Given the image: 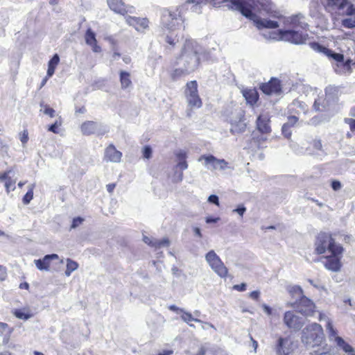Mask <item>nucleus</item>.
Returning <instances> with one entry per match:
<instances>
[{
  "label": "nucleus",
  "instance_id": "obj_1",
  "mask_svg": "<svg viewBox=\"0 0 355 355\" xmlns=\"http://www.w3.org/2000/svg\"><path fill=\"white\" fill-rule=\"evenodd\" d=\"M336 233L320 232L315 237L314 243L315 253L318 255L324 254L326 252L329 255L324 256L322 263L324 267L331 272H339L343 267L342 259L345 249L336 241Z\"/></svg>",
  "mask_w": 355,
  "mask_h": 355
},
{
  "label": "nucleus",
  "instance_id": "obj_2",
  "mask_svg": "<svg viewBox=\"0 0 355 355\" xmlns=\"http://www.w3.org/2000/svg\"><path fill=\"white\" fill-rule=\"evenodd\" d=\"M302 15H295L290 17L288 30H279V35L282 40L295 44H302L309 39V24L303 21Z\"/></svg>",
  "mask_w": 355,
  "mask_h": 355
},
{
  "label": "nucleus",
  "instance_id": "obj_3",
  "mask_svg": "<svg viewBox=\"0 0 355 355\" xmlns=\"http://www.w3.org/2000/svg\"><path fill=\"white\" fill-rule=\"evenodd\" d=\"M309 46L315 52L321 53L325 55L329 59H333L338 62L336 72L338 73H350L352 71V60H345L344 55L339 53H335L332 50L321 45L318 42H311L309 44Z\"/></svg>",
  "mask_w": 355,
  "mask_h": 355
},
{
  "label": "nucleus",
  "instance_id": "obj_4",
  "mask_svg": "<svg viewBox=\"0 0 355 355\" xmlns=\"http://www.w3.org/2000/svg\"><path fill=\"white\" fill-rule=\"evenodd\" d=\"M324 10L331 15L352 16L355 15V6L349 0H324Z\"/></svg>",
  "mask_w": 355,
  "mask_h": 355
},
{
  "label": "nucleus",
  "instance_id": "obj_5",
  "mask_svg": "<svg viewBox=\"0 0 355 355\" xmlns=\"http://www.w3.org/2000/svg\"><path fill=\"white\" fill-rule=\"evenodd\" d=\"M323 329L318 323L307 325L302 331V340L306 343H315L318 344L323 338Z\"/></svg>",
  "mask_w": 355,
  "mask_h": 355
},
{
  "label": "nucleus",
  "instance_id": "obj_6",
  "mask_svg": "<svg viewBox=\"0 0 355 355\" xmlns=\"http://www.w3.org/2000/svg\"><path fill=\"white\" fill-rule=\"evenodd\" d=\"M205 258L209 266L218 276L222 278H226L227 277V268L214 250H210L207 252Z\"/></svg>",
  "mask_w": 355,
  "mask_h": 355
},
{
  "label": "nucleus",
  "instance_id": "obj_7",
  "mask_svg": "<svg viewBox=\"0 0 355 355\" xmlns=\"http://www.w3.org/2000/svg\"><path fill=\"white\" fill-rule=\"evenodd\" d=\"M182 21L181 17L175 13L166 10L163 12L161 18L162 28L164 31H174L179 28Z\"/></svg>",
  "mask_w": 355,
  "mask_h": 355
},
{
  "label": "nucleus",
  "instance_id": "obj_8",
  "mask_svg": "<svg viewBox=\"0 0 355 355\" xmlns=\"http://www.w3.org/2000/svg\"><path fill=\"white\" fill-rule=\"evenodd\" d=\"M232 10L239 11L243 16L250 19L256 17L252 12L253 6L245 0H225Z\"/></svg>",
  "mask_w": 355,
  "mask_h": 355
},
{
  "label": "nucleus",
  "instance_id": "obj_9",
  "mask_svg": "<svg viewBox=\"0 0 355 355\" xmlns=\"http://www.w3.org/2000/svg\"><path fill=\"white\" fill-rule=\"evenodd\" d=\"M259 88L266 95L280 94L282 92V81L272 77L268 82L260 84Z\"/></svg>",
  "mask_w": 355,
  "mask_h": 355
},
{
  "label": "nucleus",
  "instance_id": "obj_10",
  "mask_svg": "<svg viewBox=\"0 0 355 355\" xmlns=\"http://www.w3.org/2000/svg\"><path fill=\"white\" fill-rule=\"evenodd\" d=\"M204 160L205 165L207 168L217 170H225L228 166V162L224 159H217L212 155H203L199 158V161Z\"/></svg>",
  "mask_w": 355,
  "mask_h": 355
},
{
  "label": "nucleus",
  "instance_id": "obj_11",
  "mask_svg": "<svg viewBox=\"0 0 355 355\" xmlns=\"http://www.w3.org/2000/svg\"><path fill=\"white\" fill-rule=\"evenodd\" d=\"M297 308L302 314L311 315L315 312V306L312 300L302 295L298 300Z\"/></svg>",
  "mask_w": 355,
  "mask_h": 355
},
{
  "label": "nucleus",
  "instance_id": "obj_12",
  "mask_svg": "<svg viewBox=\"0 0 355 355\" xmlns=\"http://www.w3.org/2000/svg\"><path fill=\"white\" fill-rule=\"evenodd\" d=\"M107 3L112 10L121 15L132 13L134 10L132 6H126L122 0H107Z\"/></svg>",
  "mask_w": 355,
  "mask_h": 355
},
{
  "label": "nucleus",
  "instance_id": "obj_13",
  "mask_svg": "<svg viewBox=\"0 0 355 355\" xmlns=\"http://www.w3.org/2000/svg\"><path fill=\"white\" fill-rule=\"evenodd\" d=\"M293 342L290 338L279 337L275 346V350L278 355H288L293 351Z\"/></svg>",
  "mask_w": 355,
  "mask_h": 355
},
{
  "label": "nucleus",
  "instance_id": "obj_14",
  "mask_svg": "<svg viewBox=\"0 0 355 355\" xmlns=\"http://www.w3.org/2000/svg\"><path fill=\"white\" fill-rule=\"evenodd\" d=\"M122 153L118 150L114 144H109L105 149L104 160L106 162L119 163L121 162Z\"/></svg>",
  "mask_w": 355,
  "mask_h": 355
},
{
  "label": "nucleus",
  "instance_id": "obj_15",
  "mask_svg": "<svg viewBox=\"0 0 355 355\" xmlns=\"http://www.w3.org/2000/svg\"><path fill=\"white\" fill-rule=\"evenodd\" d=\"M284 322L288 328L296 330L300 329L303 325L300 318L291 311L285 312Z\"/></svg>",
  "mask_w": 355,
  "mask_h": 355
},
{
  "label": "nucleus",
  "instance_id": "obj_16",
  "mask_svg": "<svg viewBox=\"0 0 355 355\" xmlns=\"http://www.w3.org/2000/svg\"><path fill=\"white\" fill-rule=\"evenodd\" d=\"M270 123L268 114H260L257 119V128L263 134H269L272 131Z\"/></svg>",
  "mask_w": 355,
  "mask_h": 355
},
{
  "label": "nucleus",
  "instance_id": "obj_17",
  "mask_svg": "<svg viewBox=\"0 0 355 355\" xmlns=\"http://www.w3.org/2000/svg\"><path fill=\"white\" fill-rule=\"evenodd\" d=\"M242 94L248 104L254 106L259 100V94L256 88H246L242 90Z\"/></svg>",
  "mask_w": 355,
  "mask_h": 355
},
{
  "label": "nucleus",
  "instance_id": "obj_18",
  "mask_svg": "<svg viewBox=\"0 0 355 355\" xmlns=\"http://www.w3.org/2000/svg\"><path fill=\"white\" fill-rule=\"evenodd\" d=\"M126 21L129 25L139 31H143L148 27L149 21L146 18L128 17Z\"/></svg>",
  "mask_w": 355,
  "mask_h": 355
},
{
  "label": "nucleus",
  "instance_id": "obj_19",
  "mask_svg": "<svg viewBox=\"0 0 355 355\" xmlns=\"http://www.w3.org/2000/svg\"><path fill=\"white\" fill-rule=\"evenodd\" d=\"M85 39L86 43L92 47L94 52L100 53L101 51V47L97 44L95 33L90 28L87 30Z\"/></svg>",
  "mask_w": 355,
  "mask_h": 355
},
{
  "label": "nucleus",
  "instance_id": "obj_20",
  "mask_svg": "<svg viewBox=\"0 0 355 355\" xmlns=\"http://www.w3.org/2000/svg\"><path fill=\"white\" fill-rule=\"evenodd\" d=\"M256 24V26L259 29L263 28H277L279 27V24L276 21L270 19H262L257 18L256 19H252Z\"/></svg>",
  "mask_w": 355,
  "mask_h": 355
},
{
  "label": "nucleus",
  "instance_id": "obj_21",
  "mask_svg": "<svg viewBox=\"0 0 355 355\" xmlns=\"http://www.w3.org/2000/svg\"><path fill=\"white\" fill-rule=\"evenodd\" d=\"M144 242L150 247L155 248H160L163 246H168L170 241L168 239H163L162 240L152 239L147 236L143 237Z\"/></svg>",
  "mask_w": 355,
  "mask_h": 355
},
{
  "label": "nucleus",
  "instance_id": "obj_22",
  "mask_svg": "<svg viewBox=\"0 0 355 355\" xmlns=\"http://www.w3.org/2000/svg\"><path fill=\"white\" fill-rule=\"evenodd\" d=\"M97 128V124L92 121L83 122L80 125V130L84 135H91L94 134Z\"/></svg>",
  "mask_w": 355,
  "mask_h": 355
},
{
  "label": "nucleus",
  "instance_id": "obj_23",
  "mask_svg": "<svg viewBox=\"0 0 355 355\" xmlns=\"http://www.w3.org/2000/svg\"><path fill=\"white\" fill-rule=\"evenodd\" d=\"M130 76V73L128 71H121L119 72V80L123 89H125L132 85Z\"/></svg>",
  "mask_w": 355,
  "mask_h": 355
},
{
  "label": "nucleus",
  "instance_id": "obj_24",
  "mask_svg": "<svg viewBox=\"0 0 355 355\" xmlns=\"http://www.w3.org/2000/svg\"><path fill=\"white\" fill-rule=\"evenodd\" d=\"M187 99L188 104L191 107L200 108L202 105V101L198 94H187Z\"/></svg>",
  "mask_w": 355,
  "mask_h": 355
},
{
  "label": "nucleus",
  "instance_id": "obj_25",
  "mask_svg": "<svg viewBox=\"0 0 355 355\" xmlns=\"http://www.w3.org/2000/svg\"><path fill=\"white\" fill-rule=\"evenodd\" d=\"M60 62V57L55 54L48 63L47 76L51 77L55 72V70Z\"/></svg>",
  "mask_w": 355,
  "mask_h": 355
},
{
  "label": "nucleus",
  "instance_id": "obj_26",
  "mask_svg": "<svg viewBox=\"0 0 355 355\" xmlns=\"http://www.w3.org/2000/svg\"><path fill=\"white\" fill-rule=\"evenodd\" d=\"M63 119L60 115L56 116L55 121L49 125L48 130L55 134H58L60 132V128L62 125Z\"/></svg>",
  "mask_w": 355,
  "mask_h": 355
},
{
  "label": "nucleus",
  "instance_id": "obj_27",
  "mask_svg": "<svg viewBox=\"0 0 355 355\" xmlns=\"http://www.w3.org/2000/svg\"><path fill=\"white\" fill-rule=\"evenodd\" d=\"M326 101V99L323 97H318L316 98L313 103L314 110L318 112L324 111L327 107Z\"/></svg>",
  "mask_w": 355,
  "mask_h": 355
},
{
  "label": "nucleus",
  "instance_id": "obj_28",
  "mask_svg": "<svg viewBox=\"0 0 355 355\" xmlns=\"http://www.w3.org/2000/svg\"><path fill=\"white\" fill-rule=\"evenodd\" d=\"M198 83L196 80H191L186 84L185 94H198Z\"/></svg>",
  "mask_w": 355,
  "mask_h": 355
},
{
  "label": "nucleus",
  "instance_id": "obj_29",
  "mask_svg": "<svg viewBox=\"0 0 355 355\" xmlns=\"http://www.w3.org/2000/svg\"><path fill=\"white\" fill-rule=\"evenodd\" d=\"M349 114L351 116L355 117V105L350 109ZM344 122L349 127L351 132L355 131V119L352 118H345Z\"/></svg>",
  "mask_w": 355,
  "mask_h": 355
},
{
  "label": "nucleus",
  "instance_id": "obj_30",
  "mask_svg": "<svg viewBox=\"0 0 355 355\" xmlns=\"http://www.w3.org/2000/svg\"><path fill=\"white\" fill-rule=\"evenodd\" d=\"M187 73L188 71L186 69L178 68L171 71L170 77L172 80L175 81Z\"/></svg>",
  "mask_w": 355,
  "mask_h": 355
},
{
  "label": "nucleus",
  "instance_id": "obj_31",
  "mask_svg": "<svg viewBox=\"0 0 355 355\" xmlns=\"http://www.w3.org/2000/svg\"><path fill=\"white\" fill-rule=\"evenodd\" d=\"M78 267V263L70 259H67V268L65 270V275L69 276L71 272L76 270Z\"/></svg>",
  "mask_w": 355,
  "mask_h": 355
},
{
  "label": "nucleus",
  "instance_id": "obj_32",
  "mask_svg": "<svg viewBox=\"0 0 355 355\" xmlns=\"http://www.w3.org/2000/svg\"><path fill=\"white\" fill-rule=\"evenodd\" d=\"M52 260H55L56 263H62V261L60 260L57 254H51V255H46V270H49L51 269H54L51 266V261Z\"/></svg>",
  "mask_w": 355,
  "mask_h": 355
},
{
  "label": "nucleus",
  "instance_id": "obj_33",
  "mask_svg": "<svg viewBox=\"0 0 355 355\" xmlns=\"http://www.w3.org/2000/svg\"><path fill=\"white\" fill-rule=\"evenodd\" d=\"M14 315L19 319L28 320L31 317V314L26 309H15Z\"/></svg>",
  "mask_w": 355,
  "mask_h": 355
},
{
  "label": "nucleus",
  "instance_id": "obj_34",
  "mask_svg": "<svg viewBox=\"0 0 355 355\" xmlns=\"http://www.w3.org/2000/svg\"><path fill=\"white\" fill-rule=\"evenodd\" d=\"M306 107V105L303 102L299 101H294L291 105L290 111L291 114L294 113L298 114V112H297V110L298 108H301L302 110H305Z\"/></svg>",
  "mask_w": 355,
  "mask_h": 355
},
{
  "label": "nucleus",
  "instance_id": "obj_35",
  "mask_svg": "<svg viewBox=\"0 0 355 355\" xmlns=\"http://www.w3.org/2000/svg\"><path fill=\"white\" fill-rule=\"evenodd\" d=\"M341 24L343 26L347 28H355V15L353 18L349 17L343 19Z\"/></svg>",
  "mask_w": 355,
  "mask_h": 355
},
{
  "label": "nucleus",
  "instance_id": "obj_36",
  "mask_svg": "<svg viewBox=\"0 0 355 355\" xmlns=\"http://www.w3.org/2000/svg\"><path fill=\"white\" fill-rule=\"evenodd\" d=\"M309 148H311L312 150H321L322 148V141L320 139H313L310 142V146Z\"/></svg>",
  "mask_w": 355,
  "mask_h": 355
},
{
  "label": "nucleus",
  "instance_id": "obj_37",
  "mask_svg": "<svg viewBox=\"0 0 355 355\" xmlns=\"http://www.w3.org/2000/svg\"><path fill=\"white\" fill-rule=\"evenodd\" d=\"M16 180H12V177L10 175L9 178L5 182V187L6 189L7 193H9L10 191H13L15 189V184Z\"/></svg>",
  "mask_w": 355,
  "mask_h": 355
},
{
  "label": "nucleus",
  "instance_id": "obj_38",
  "mask_svg": "<svg viewBox=\"0 0 355 355\" xmlns=\"http://www.w3.org/2000/svg\"><path fill=\"white\" fill-rule=\"evenodd\" d=\"M299 118L295 115H290L287 118V122L284 124L288 125V127L292 128L295 126L298 122Z\"/></svg>",
  "mask_w": 355,
  "mask_h": 355
},
{
  "label": "nucleus",
  "instance_id": "obj_39",
  "mask_svg": "<svg viewBox=\"0 0 355 355\" xmlns=\"http://www.w3.org/2000/svg\"><path fill=\"white\" fill-rule=\"evenodd\" d=\"M181 314H182L181 315L182 319L187 323H189L190 322H191L193 320L198 321V320L193 318V317L191 313L186 312L183 310V312H182Z\"/></svg>",
  "mask_w": 355,
  "mask_h": 355
},
{
  "label": "nucleus",
  "instance_id": "obj_40",
  "mask_svg": "<svg viewBox=\"0 0 355 355\" xmlns=\"http://www.w3.org/2000/svg\"><path fill=\"white\" fill-rule=\"evenodd\" d=\"M192 46H193L192 42L190 40H187L184 44L182 49L180 57H184L187 54L188 50L191 47H192Z\"/></svg>",
  "mask_w": 355,
  "mask_h": 355
},
{
  "label": "nucleus",
  "instance_id": "obj_41",
  "mask_svg": "<svg viewBox=\"0 0 355 355\" xmlns=\"http://www.w3.org/2000/svg\"><path fill=\"white\" fill-rule=\"evenodd\" d=\"M291 128L290 127H288V125H286L285 124H284L282 127V135L286 138V139H290L291 137V135H292V132L291 130Z\"/></svg>",
  "mask_w": 355,
  "mask_h": 355
},
{
  "label": "nucleus",
  "instance_id": "obj_42",
  "mask_svg": "<svg viewBox=\"0 0 355 355\" xmlns=\"http://www.w3.org/2000/svg\"><path fill=\"white\" fill-rule=\"evenodd\" d=\"M33 192L32 189H30L24 196L22 201L24 205H28L33 199Z\"/></svg>",
  "mask_w": 355,
  "mask_h": 355
},
{
  "label": "nucleus",
  "instance_id": "obj_43",
  "mask_svg": "<svg viewBox=\"0 0 355 355\" xmlns=\"http://www.w3.org/2000/svg\"><path fill=\"white\" fill-rule=\"evenodd\" d=\"M143 157L146 159H150L152 157V148L149 146H145L143 148Z\"/></svg>",
  "mask_w": 355,
  "mask_h": 355
},
{
  "label": "nucleus",
  "instance_id": "obj_44",
  "mask_svg": "<svg viewBox=\"0 0 355 355\" xmlns=\"http://www.w3.org/2000/svg\"><path fill=\"white\" fill-rule=\"evenodd\" d=\"M84 219L81 217H76L73 219L72 223L71 225V228L74 229L81 225L83 222Z\"/></svg>",
  "mask_w": 355,
  "mask_h": 355
},
{
  "label": "nucleus",
  "instance_id": "obj_45",
  "mask_svg": "<svg viewBox=\"0 0 355 355\" xmlns=\"http://www.w3.org/2000/svg\"><path fill=\"white\" fill-rule=\"evenodd\" d=\"M19 139L21 142L22 143L23 146H24L28 141V134L27 130H24L23 132H21L19 135Z\"/></svg>",
  "mask_w": 355,
  "mask_h": 355
},
{
  "label": "nucleus",
  "instance_id": "obj_46",
  "mask_svg": "<svg viewBox=\"0 0 355 355\" xmlns=\"http://www.w3.org/2000/svg\"><path fill=\"white\" fill-rule=\"evenodd\" d=\"M331 185V188L333 189L334 191H338L342 187L340 182L338 180H332Z\"/></svg>",
  "mask_w": 355,
  "mask_h": 355
},
{
  "label": "nucleus",
  "instance_id": "obj_47",
  "mask_svg": "<svg viewBox=\"0 0 355 355\" xmlns=\"http://www.w3.org/2000/svg\"><path fill=\"white\" fill-rule=\"evenodd\" d=\"M247 286L245 283H241L240 284H236L233 286V289L237 291H245L246 290Z\"/></svg>",
  "mask_w": 355,
  "mask_h": 355
},
{
  "label": "nucleus",
  "instance_id": "obj_48",
  "mask_svg": "<svg viewBox=\"0 0 355 355\" xmlns=\"http://www.w3.org/2000/svg\"><path fill=\"white\" fill-rule=\"evenodd\" d=\"M208 201L211 203H214L217 206H219L220 204H219V200H218V197L216 195H211L209 196L208 198Z\"/></svg>",
  "mask_w": 355,
  "mask_h": 355
},
{
  "label": "nucleus",
  "instance_id": "obj_49",
  "mask_svg": "<svg viewBox=\"0 0 355 355\" xmlns=\"http://www.w3.org/2000/svg\"><path fill=\"white\" fill-rule=\"evenodd\" d=\"M35 263L38 269L41 270L44 269V258L35 260Z\"/></svg>",
  "mask_w": 355,
  "mask_h": 355
},
{
  "label": "nucleus",
  "instance_id": "obj_50",
  "mask_svg": "<svg viewBox=\"0 0 355 355\" xmlns=\"http://www.w3.org/2000/svg\"><path fill=\"white\" fill-rule=\"evenodd\" d=\"M166 41L170 45L174 46L178 42V39L176 37L173 38L171 35H167Z\"/></svg>",
  "mask_w": 355,
  "mask_h": 355
},
{
  "label": "nucleus",
  "instance_id": "obj_51",
  "mask_svg": "<svg viewBox=\"0 0 355 355\" xmlns=\"http://www.w3.org/2000/svg\"><path fill=\"white\" fill-rule=\"evenodd\" d=\"M46 114L48 115L50 118L55 117L58 114H55V111L51 107H46Z\"/></svg>",
  "mask_w": 355,
  "mask_h": 355
},
{
  "label": "nucleus",
  "instance_id": "obj_52",
  "mask_svg": "<svg viewBox=\"0 0 355 355\" xmlns=\"http://www.w3.org/2000/svg\"><path fill=\"white\" fill-rule=\"evenodd\" d=\"M14 173L12 171H8L7 172L3 173L2 175H0V180L1 181H6V180L9 178L10 174Z\"/></svg>",
  "mask_w": 355,
  "mask_h": 355
},
{
  "label": "nucleus",
  "instance_id": "obj_53",
  "mask_svg": "<svg viewBox=\"0 0 355 355\" xmlns=\"http://www.w3.org/2000/svg\"><path fill=\"white\" fill-rule=\"evenodd\" d=\"M168 309L177 313H181L183 312V309L176 306L174 304L168 306Z\"/></svg>",
  "mask_w": 355,
  "mask_h": 355
},
{
  "label": "nucleus",
  "instance_id": "obj_54",
  "mask_svg": "<svg viewBox=\"0 0 355 355\" xmlns=\"http://www.w3.org/2000/svg\"><path fill=\"white\" fill-rule=\"evenodd\" d=\"M6 277V268L0 265V280H4Z\"/></svg>",
  "mask_w": 355,
  "mask_h": 355
},
{
  "label": "nucleus",
  "instance_id": "obj_55",
  "mask_svg": "<svg viewBox=\"0 0 355 355\" xmlns=\"http://www.w3.org/2000/svg\"><path fill=\"white\" fill-rule=\"evenodd\" d=\"M260 293L258 291H252L250 293V297L254 300H258L259 298Z\"/></svg>",
  "mask_w": 355,
  "mask_h": 355
},
{
  "label": "nucleus",
  "instance_id": "obj_56",
  "mask_svg": "<svg viewBox=\"0 0 355 355\" xmlns=\"http://www.w3.org/2000/svg\"><path fill=\"white\" fill-rule=\"evenodd\" d=\"M176 157L180 161H182L184 159H186L187 154L185 152L180 151L178 153H176Z\"/></svg>",
  "mask_w": 355,
  "mask_h": 355
},
{
  "label": "nucleus",
  "instance_id": "obj_57",
  "mask_svg": "<svg viewBox=\"0 0 355 355\" xmlns=\"http://www.w3.org/2000/svg\"><path fill=\"white\" fill-rule=\"evenodd\" d=\"M253 139L256 143H257L259 147H260V145L261 144V143L265 142L267 140V139L263 137H254V138H253Z\"/></svg>",
  "mask_w": 355,
  "mask_h": 355
},
{
  "label": "nucleus",
  "instance_id": "obj_58",
  "mask_svg": "<svg viewBox=\"0 0 355 355\" xmlns=\"http://www.w3.org/2000/svg\"><path fill=\"white\" fill-rule=\"evenodd\" d=\"M178 166L182 170H184V169L187 168V167H188V164H187V162L186 159H184L182 161H180L179 163L178 164Z\"/></svg>",
  "mask_w": 355,
  "mask_h": 355
},
{
  "label": "nucleus",
  "instance_id": "obj_59",
  "mask_svg": "<svg viewBox=\"0 0 355 355\" xmlns=\"http://www.w3.org/2000/svg\"><path fill=\"white\" fill-rule=\"evenodd\" d=\"M7 329H8V326L6 323L0 322V336H1Z\"/></svg>",
  "mask_w": 355,
  "mask_h": 355
},
{
  "label": "nucleus",
  "instance_id": "obj_60",
  "mask_svg": "<svg viewBox=\"0 0 355 355\" xmlns=\"http://www.w3.org/2000/svg\"><path fill=\"white\" fill-rule=\"evenodd\" d=\"M116 186V183H110V184H107L106 188H107V191L110 193H112L114 191Z\"/></svg>",
  "mask_w": 355,
  "mask_h": 355
},
{
  "label": "nucleus",
  "instance_id": "obj_61",
  "mask_svg": "<svg viewBox=\"0 0 355 355\" xmlns=\"http://www.w3.org/2000/svg\"><path fill=\"white\" fill-rule=\"evenodd\" d=\"M235 211H236L240 216H243L244 212L245 211V207L243 206L239 207L237 209H235Z\"/></svg>",
  "mask_w": 355,
  "mask_h": 355
},
{
  "label": "nucleus",
  "instance_id": "obj_62",
  "mask_svg": "<svg viewBox=\"0 0 355 355\" xmlns=\"http://www.w3.org/2000/svg\"><path fill=\"white\" fill-rule=\"evenodd\" d=\"M263 310L268 315L272 314V309L266 304L263 305Z\"/></svg>",
  "mask_w": 355,
  "mask_h": 355
},
{
  "label": "nucleus",
  "instance_id": "obj_63",
  "mask_svg": "<svg viewBox=\"0 0 355 355\" xmlns=\"http://www.w3.org/2000/svg\"><path fill=\"white\" fill-rule=\"evenodd\" d=\"M218 218L207 217L206 223H216L218 221Z\"/></svg>",
  "mask_w": 355,
  "mask_h": 355
},
{
  "label": "nucleus",
  "instance_id": "obj_64",
  "mask_svg": "<svg viewBox=\"0 0 355 355\" xmlns=\"http://www.w3.org/2000/svg\"><path fill=\"white\" fill-rule=\"evenodd\" d=\"M172 354V350H164L162 352L159 353L158 355H171Z\"/></svg>",
  "mask_w": 355,
  "mask_h": 355
}]
</instances>
